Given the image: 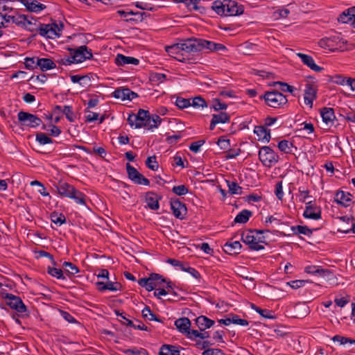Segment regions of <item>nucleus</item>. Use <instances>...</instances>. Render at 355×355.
<instances>
[{
    "label": "nucleus",
    "mask_w": 355,
    "mask_h": 355,
    "mask_svg": "<svg viewBox=\"0 0 355 355\" xmlns=\"http://www.w3.org/2000/svg\"><path fill=\"white\" fill-rule=\"evenodd\" d=\"M168 54L178 61L187 63H193V59L187 55L191 52H215L225 51L226 46L220 43L207 40L202 38L190 37L165 47Z\"/></svg>",
    "instance_id": "1"
},
{
    "label": "nucleus",
    "mask_w": 355,
    "mask_h": 355,
    "mask_svg": "<svg viewBox=\"0 0 355 355\" xmlns=\"http://www.w3.org/2000/svg\"><path fill=\"white\" fill-rule=\"evenodd\" d=\"M21 21L19 27L30 32L36 33L42 37L54 39L60 35L62 25L60 26L55 22L51 24H42L37 19L30 15L23 14Z\"/></svg>",
    "instance_id": "2"
},
{
    "label": "nucleus",
    "mask_w": 355,
    "mask_h": 355,
    "mask_svg": "<svg viewBox=\"0 0 355 355\" xmlns=\"http://www.w3.org/2000/svg\"><path fill=\"white\" fill-rule=\"evenodd\" d=\"M242 241L252 250L259 251L264 249L267 244L262 231L258 230H245L241 233Z\"/></svg>",
    "instance_id": "3"
},
{
    "label": "nucleus",
    "mask_w": 355,
    "mask_h": 355,
    "mask_svg": "<svg viewBox=\"0 0 355 355\" xmlns=\"http://www.w3.org/2000/svg\"><path fill=\"white\" fill-rule=\"evenodd\" d=\"M54 187L62 198H68L73 200L77 204L86 205V196L72 184L59 181Z\"/></svg>",
    "instance_id": "4"
},
{
    "label": "nucleus",
    "mask_w": 355,
    "mask_h": 355,
    "mask_svg": "<svg viewBox=\"0 0 355 355\" xmlns=\"http://www.w3.org/2000/svg\"><path fill=\"white\" fill-rule=\"evenodd\" d=\"M259 99H263L268 106L273 108H280L288 102L286 96L277 91L266 92L259 96Z\"/></svg>",
    "instance_id": "5"
},
{
    "label": "nucleus",
    "mask_w": 355,
    "mask_h": 355,
    "mask_svg": "<svg viewBox=\"0 0 355 355\" xmlns=\"http://www.w3.org/2000/svg\"><path fill=\"white\" fill-rule=\"evenodd\" d=\"M259 159L262 164L270 168L279 159V155L270 146H263L259 150Z\"/></svg>",
    "instance_id": "6"
},
{
    "label": "nucleus",
    "mask_w": 355,
    "mask_h": 355,
    "mask_svg": "<svg viewBox=\"0 0 355 355\" xmlns=\"http://www.w3.org/2000/svg\"><path fill=\"white\" fill-rule=\"evenodd\" d=\"M166 282V279L157 273H152L148 278H141L138 280V284L145 288L148 291L155 289L157 286H162Z\"/></svg>",
    "instance_id": "7"
},
{
    "label": "nucleus",
    "mask_w": 355,
    "mask_h": 355,
    "mask_svg": "<svg viewBox=\"0 0 355 355\" xmlns=\"http://www.w3.org/2000/svg\"><path fill=\"white\" fill-rule=\"evenodd\" d=\"M70 58L73 60V63L83 62L86 60L92 58V50L86 46L83 45L76 49H69Z\"/></svg>",
    "instance_id": "8"
},
{
    "label": "nucleus",
    "mask_w": 355,
    "mask_h": 355,
    "mask_svg": "<svg viewBox=\"0 0 355 355\" xmlns=\"http://www.w3.org/2000/svg\"><path fill=\"white\" fill-rule=\"evenodd\" d=\"M17 118L21 125L33 128L40 126L42 123L41 119L36 115L24 111L18 112Z\"/></svg>",
    "instance_id": "9"
},
{
    "label": "nucleus",
    "mask_w": 355,
    "mask_h": 355,
    "mask_svg": "<svg viewBox=\"0 0 355 355\" xmlns=\"http://www.w3.org/2000/svg\"><path fill=\"white\" fill-rule=\"evenodd\" d=\"M149 112L139 109L137 114H130L128 117V122L131 127L140 128L145 126V122L148 116Z\"/></svg>",
    "instance_id": "10"
},
{
    "label": "nucleus",
    "mask_w": 355,
    "mask_h": 355,
    "mask_svg": "<svg viewBox=\"0 0 355 355\" xmlns=\"http://www.w3.org/2000/svg\"><path fill=\"white\" fill-rule=\"evenodd\" d=\"M126 171L128 175V178L135 184H143L146 186L150 184L149 180L145 178L141 173H140L135 167H133L129 163L126 164Z\"/></svg>",
    "instance_id": "11"
},
{
    "label": "nucleus",
    "mask_w": 355,
    "mask_h": 355,
    "mask_svg": "<svg viewBox=\"0 0 355 355\" xmlns=\"http://www.w3.org/2000/svg\"><path fill=\"white\" fill-rule=\"evenodd\" d=\"M5 299L6 300L7 305H8L12 309H15L20 313H23L26 311V306L19 297L11 293H7L5 296Z\"/></svg>",
    "instance_id": "12"
},
{
    "label": "nucleus",
    "mask_w": 355,
    "mask_h": 355,
    "mask_svg": "<svg viewBox=\"0 0 355 355\" xmlns=\"http://www.w3.org/2000/svg\"><path fill=\"white\" fill-rule=\"evenodd\" d=\"M305 218L319 220L322 218V211L320 207L317 206L315 201L306 202L305 210L303 213Z\"/></svg>",
    "instance_id": "13"
},
{
    "label": "nucleus",
    "mask_w": 355,
    "mask_h": 355,
    "mask_svg": "<svg viewBox=\"0 0 355 355\" xmlns=\"http://www.w3.org/2000/svg\"><path fill=\"white\" fill-rule=\"evenodd\" d=\"M22 15L23 14L19 13L17 10L1 15L4 28L9 27L12 24H15L19 27L21 21Z\"/></svg>",
    "instance_id": "14"
},
{
    "label": "nucleus",
    "mask_w": 355,
    "mask_h": 355,
    "mask_svg": "<svg viewBox=\"0 0 355 355\" xmlns=\"http://www.w3.org/2000/svg\"><path fill=\"white\" fill-rule=\"evenodd\" d=\"M318 88L317 86L311 83H308L305 85L304 93V101L305 105L311 109L313 107V101L317 98Z\"/></svg>",
    "instance_id": "15"
},
{
    "label": "nucleus",
    "mask_w": 355,
    "mask_h": 355,
    "mask_svg": "<svg viewBox=\"0 0 355 355\" xmlns=\"http://www.w3.org/2000/svg\"><path fill=\"white\" fill-rule=\"evenodd\" d=\"M171 208L174 216L177 218L182 220L184 218L187 209L185 205L178 199L171 200Z\"/></svg>",
    "instance_id": "16"
},
{
    "label": "nucleus",
    "mask_w": 355,
    "mask_h": 355,
    "mask_svg": "<svg viewBox=\"0 0 355 355\" xmlns=\"http://www.w3.org/2000/svg\"><path fill=\"white\" fill-rule=\"evenodd\" d=\"M96 288L98 291L104 292L105 291H119L122 290V285L118 282H111L109 279L106 282H97L96 283Z\"/></svg>",
    "instance_id": "17"
},
{
    "label": "nucleus",
    "mask_w": 355,
    "mask_h": 355,
    "mask_svg": "<svg viewBox=\"0 0 355 355\" xmlns=\"http://www.w3.org/2000/svg\"><path fill=\"white\" fill-rule=\"evenodd\" d=\"M244 9L242 5L232 0H226V8L225 16H237L243 13Z\"/></svg>",
    "instance_id": "18"
},
{
    "label": "nucleus",
    "mask_w": 355,
    "mask_h": 355,
    "mask_svg": "<svg viewBox=\"0 0 355 355\" xmlns=\"http://www.w3.org/2000/svg\"><path fill=\"white\" fill-rule=\"evenodd\" d=\"M296 55L300 58L302 63L315 72H321L324 69L315 63L312 56L302 53H297Z\"/></svg>",
    "instance_id": "19"
},
{
    "label": "nucleus",
    "mask_w": 355,
    "mask_h": 355,
    "mask_svg": "<svg viewBox=\"0 0 355 355\" xmlns=\"http://www.w3.org/2000/svg\"><path fill=\"white\" fill-rule=\"evenodd\" d=\"M320 115L322 119V121L325 123L327 127H331L336 119L334 110L331 107H323L320 110Z\"/></svg>",
    "instance_id": "20"
},
{
    "label": "nucleus",
    "mask_w": 355,
    "mask_h": 355,
    "mask_svg": "<svg viewBox=\"0 0 355 355\" xmlns=\"http://www.w3.org/2000/svg\"><path fill=\"white\" fill-rule=\"evenodd\" d=\"M339 42H340V37L338 36H334L332 37H327L320 40L319 42V45L322 48L332 50L334 49L342 47V46L339 44Z\"/></svg>",
    "instance_id": "21"
},
{
    "label": "nucleus",
    "mask_w": 355,
    "mask_h": 355,
    "mask_svg": "<svg viewBox=\"0 0 355 355\" xmlns=\"http://www.w3.org/2000/svg\"><path fill=\"white\" fill-rule=\"evenodd\" d=\"M334 201L345 207H349L352 201V195L348 192L338 191L335 195Z\"/></svg>",
    "instance_id": "22"
},
{
    "label": "nucleus",
    "mask_w": 355,
    "mask_h": 355,
    "mask_svg": "<svg viewBox=\"0 0 355 355\" xmlns=\"http://www.w3.org/2000/svg\"><path fill=\"white\" fill-rule=\"evenodd\" d=\"M254 133L257 135L258 141L268 143L270 140V130L264 126H255Z\"/></svg>",
    "instance_id": "23"
},
{
    "label": "nucleus",
    "mask_w": 355,
    "mask_h": 355,
    "mask_svg": "<svg viewBox=\"0 0 355 355\" xmlns=\"http://www.w3.org/2000/svg\"><path fill=\"white\" fill-rule=\"evenodd\" d=\"M115 64L119 67L127 64L138 65L139 64V60L134 57L118 54L115 58Z\"/></svg>",
    "instance_id": "24"
},
{
    "label": "nucleus",
    "mask_w": 355,
    "mask_h": 355,
    "mask_svg": "<svg viewBox=\"0 0 355 355\" xmlns=\"http://www.w3.org/2000/svg\"><path fill=\"white\" fill-rule=\"evenodd\" d=\"M162 198L154 192H148L146 196L147 206L152 210H157L159 208V200Z\"/></svg>",
    "instance_id": "25"
},
{
    "label": "nucleus",
    "mask_w": 355,
    "mask_h": 355,
    "mask_svg": "<svg viewBox=\"0 0 355 355\" xmlns=\"http://www.w3.org/2000/svg\"><path fill=\"white\" fill-rule=\"evenodd\" d=\"M291 233L287 234H284V236H292V235H300L303 234L308 236H311L313 234V230L310 229L306 225H295L291 227Z\"/></svg>",
    "instance_id": "26"
},
{
    "label": "nucleus",
    "mask_w": 355,
    "mask_h": 355,
    "mask_svg": "<svg viewBox=\"0 0 355 355\" xmlns=\"http://www.w3.org/2000/svg\"><path fill=\"white\" fill-rule=\"evenodd\" d=\"M162 119L157 114H150L149 113L148 116L145 122V126L147 130H153L157 128L161 124Z\"/></svg>",
    "instance_id": "27"
},
{
    "label": "nucleus",
    "mask_w": 355,
    "mask_h": 355,
    "mask_svg": "<svg viewBox=\"0 0 355 355\" xmlns=\"http://www.w3.org/2000/svg\"><path fill=\"white\" fill-rule=\"evenodd\" d=\"M215 322L205 315H200L196 319V324L200 331L210 328L214 324Z\"/></svg>",
    "instance_id": "28"
},
{
    "label": "nucleus",
    "mask_w": 355,
    "mask_h": 355,
    "mask_svg": "<svg viewBox=\"0 0 355 355\" xmlns=\"http://www.w3.org/2000/svg\"><path fill=\"white\" fill-rule=\"evenodd\" d=\"M242 248V245L238 241L233 242H227L224 246V251L229 254H239Z\"/></svg>",
    "instance_id": "29"
},
{
    "label": "nucleus",
    "mask_w": 355,
    "mask_h": 355,
    "mask_svg": "<svg viewBox=\"0 0 355 355\" xmlns=\"http://www.w3.org/2000/svg\"><path fill=\"white\" fill-rule=\"evenodd\" d=\"M304 272L308 274H311V275H316V276H320V277L326 276L327 274H329L330 272L329 270H324L322 268H321L320 266H312V265L306 266L304 268Z\"/></svg>",
    "instance_id": "30"
},
{
    "label": "nucleus",
    "mask_w": 355,
    "mask_h": 355,
    "mask_svg": "<svg viewBox=\"0 0 355 355\" xmlns=\"http://www.w3.org/2000/svg\"><path fill=\"white\" fill-rule=\"evenodd\" d=\"M116 13L125 19L126 21H130L137 20L139 19H142L144 12H125L122 10H117Z\"/></svg>",
    "instance_id": "31"
},
{
    "label": "nucleus",
    "mask_w": 355,
    "mask_h": 355,
    "mask_svg": "<svg viewBox=\"0 0 355 355\" xmlns=\"http://www.w3.org/2000/svg\"><path fill=\"white\" fill-rule=\"evenodd\" d=\"M175 325L179 331L186 334L191 327V321L187 318H180L175 321Z\"/></svg>",
    "instance_id": "32"
},
{
    "label": "nucleus",
    "mask_w": 355,
    "mask_h": 355,
    "mask_svg": "<svg viewBox=\"0 0 355 355\" xmlns=\"http://www.w3.org/2000/svg\"><path fill=\"white\" fill-rule=\"evenodd\" d=\"M37 64L42 71L56 67L55 63L50 58H37Z\"/></svg>",
    "instance_id": "33"
},
{
    "label": "nucleus",
    "mask_w": 355,
    "mask_h": 355,
    "mask_svg": "<svg viewBox=\"0 0 355 355\" xmlns=\"http://www.w3.org/2000/svg\"><path fill=\"white\" fill-rule=\"evenodd\" d=\"M159 355H180L178 347L171 345H163L159 352Z\"/></svg>",
    "instance_id": "34"
},
{
    "label": "nucleus",
    "mask_w": 355,
    "mask_h": 355,
    "mask_svg": "<svg viewBox=\"0 0 355 355\" xmlns=\"http://www.w3.org/2000/svg\"><path fill=\"white\" fill-rule=\"evenodd\" d=\"M24 5L28 10L33 12H39L46 8V6L44 4H42L35 0L30 2L26 1V3H24Z\"/></svg>",
    "instance_id": "35"
},
{
    "label": "nucleus",
    "mask_w": 355,
    "mask_h": 355,
    "mask_svg": "<svg viewBox=\"0 0 355 355\" xmlns=\"http://www.w3.org/2000/svg\"><path fill=\"white\" fill-rule=\"evenodd\" d=\"M251 216L252 211L243 209L236 215L234 221L236 223H245L249 220Z\"/></svg>",
    "instance_id": "36"
},
{
    "label": "nucleus",
    "mask_w": 355,
    "mask_h": 355,
    "mask_svg": "<svg viewBox=\"0 0 355 355\" xmlns=\"http://www.w3.org/2000/svg\"><path fill=\"white\" fill-rule=\"evenodd\" d=\"M50 218L52 223L55 224L57 226H61L62 224L66 223L65 216L57 211H53L50 215Z\"/></svg>",
    "instance_id": "37"
},
{
    "label": "nucleus",
    "mask_w": 355,
    "mask_h": 355,
    "mask_svg": "<svg viewBox=\"0 0 355 355\" xmlns=\"http://www.w3.org/2000/svg\"><path fill=\"white\" fill-rule=\"evenodd\" d=\"M353 8H348L343 11L338 17V21L343 23V24H347L349 23L352 24V17L354 15L351 14V12L353 11Z\"/></svg>",
    "instance_id": "38"
},
{
    "label": "nucleus",
    "mask_w": 355,
    "mask_h": 355,
    "mask_svg": "<svg viewBox=\"0 0 355 355\" xmlns=\"http://www.w3.org/2000/svg\"><path fill=\"white\" fill-rule=\"evenodd\" d=\"M211 8L218 15H225L226 0L223 1H215Z\"/></svg>",
    "instance_id": "39"
},
{
    "label": "nucleus",
    "mask_w": 355,
    "mask_h": 355,
    "mask_svg": "<svg viewBox=\"0 0 355 355\" xmlns=\"http://www.w3.org/2000/svg\"><path fill=\"white\" fill-rule=\"evenodd\" d=\"M277 147L279 149V150H281L282 152L286 153V154H290L292 152V148H293V144L292 142H291L288 140L284 139V140L280 141L278 143Z\"/></svg>",
    "instance_id": "40"
},
{
    "label": "nucleus",
    "mask_w": 355,
    "mask_h": 355,
    "mask_svg": "<svg viewBox=\"0 0 355 355\" xmlns=\"http://www.w3.org/2000/svg\"><path fill=\"white\" fill-rule=\"evenodd\" d=\"M62 266L65 268L64 272L69 275V276H73L79 272V268L71 262L64 261L62 263Z\"/></svg>",
    "instance_id": "41"
},
{
    "label": "nucleus",
    "mask_w": 355,
    "mask_h": 355,
    "mask_svg": "<svg viewBox=\"0 0 355 355\" xmlns=\"http://www.w3.org/2000/svg\"><path fill=\"white\" fill-rule=\"evenodd\" d=\"M166 80V75L162 73H152L150 76V80L154 85H159Z\"/></svg>",
    "instance_id": "42"
},
{
    "label": "nucleus",
    "mask_w": 355,
    "mask_h": 355,
    "mask_svg": "<svg viewBox=\"0 0 355 355\" xmlns=\"http://www.w3.org/2000/svg\"><path fill=\"white\" fill-rule=\"evenodd\" d=\"M129 89L128 88H120L116 89L113 92V96L116 98L121 99V100H128L130 98L128 96Z\"/></svg>",
    "instance_id": "43"
},
{
    "label": "nucleus",
    "mask_w": 355,
    "mask_h": 355,
    "mask_svg": "<svg viewBox=\"0 0 355 355\" xmlns=\"http://www.w3.org/2000/svg\"><path fill=\"white\" fill-rule=\"evenodd\" d=\"M47 272L51 276L55 277L58 279H66L65 277L64 276L62 270H61L60 268L49 266L47 268Z\"/></svg>",
    "instance_id": "44"
},
{
    "label": "nucleus",
    "mask_w": 355,
    "mask_h": 355,
    "mask_svg": "<svg viewBox=\"0 0 355 355\" xmlns=\"http://www.w3.org/2000/svg\"><path fill=\"white\" fill-rule=\"evenodd\" d=\"M212 119L216 121L217 124L228 123L230 121V116L226 112H220L217 114H213Z\"/></svg>",
    "instance_id": "45"
},
{
    "label": "nucleus",
    "mask_w": 355,
    "mask_h": 355,
    "mask_svg": "<svg viewBox=\"0 0 355 355\" xmlns=\"http://www.w3.org/2000/svg\"><path fill=\"white\" fill-rule=\"evenodd\" d=\"M229 191L231 194L241 195L242 193V187H240L236 182H231L227 180Z\"/></svg>",
    "instance_id": "46"
},
{
    "label": "nucleus",
    "mask_w": 355,
    "mask_h": 355,
    "mask_svg": "<svg viewBox=\"0 0 355 355\" xmlns=\"http://www.w3.org/2000/svg\"><path fill=\"white\" fill-rule=\"evenodd\" d=\"M42 129L48 131L50 135L53 137H58L61 133V130L60 129V128L53 124L49 125H43Z\"/></svg>",
    "instance_id": "47"
},
{
    "label": "nucleus",
    "mask_w": 355,
    "mask_h": 355,
    "mask_svg": "<svg viewBox=\"0 0 355 355\" xmlns=\"http://www.w3.org/2000/svg\"><path fill=\"white\" fill-rule=\"evenodd\" d=\"M191 99V106L196 108L207 107V103L204 98L200 96H196Z\"/></svg>",
    "instance_id": "48"
},
{
    "label": "nucleus",
    "mask_w": 355,
    "mask_h": 355,
    "mask_svg": "<svg viewBox=\"0 0 355 355\" xmlns=\"http://www.w3.org/2000/svg\"><path fill=\"white\" fill-rule=\"evenodd\" d=\"M36 141L41 145L52 144L53 140L48 137L45 133L40 132L36 135Z\"/></svg>",
    "instance_id": "49"
},
{
    "label": "nucleus",
    "mask_w": 355,
    "mask_h": 355,
    "mask_svg": "<svg viewBox=\"0 0 355 355\" xmlns=\"http://www.w3.org/2000/svg\"><path fill=\"white\" fill-rule=\"evenodd\" d=\"M332 340L334 342H338L340 345H345L347 343L349 344H355V340L352 339L350 338L345 337L340 335H336L332 338Z\"/></svg>",
    "instance_id": "50"
},
{
    "label": "nucleus",
    "mask_w": 355,
    "mask_h": 355,
    "mask_svg": "<svg viewBox=\"0 0 355 355\" xmlns=\"http://www.w3.org/2000/svg\"><path fill=\"white\" fill-rule=\"evenodd\" d=\"M142 316L145 319H148V320L153 321H159V320L157 318L155 314H154L149 306H146L144 309L141 311Z\"/></svg>",
    "instance_id": "51"
},
{
    "label": "nucleus",
    "mask_w": 355,
    "mask_h": 355,
    "mask_svg": "<svg viewBox=\"0 0 355 355\" xmlns=\"http://www.w3.org/2000/svg\"><path fill=\"white\" fill-rule=\"evenodd\" d=\"M62 113L70 122H73L75 121L76 117L71 106L64 105L63 107Z\"/></svg>",
    "instance_id": "52"
},
{
    "label": "nucleus",
    "mask_w": 355,
    "mask_h": 355,
    "mask_svg": "<svg viewBox=\"0 0 355 355\" xmlns=\"http://www.w3.org/2000/svg\"><path fill=\"white\" fill-rule=\"evenodd\" d=\"M175 105L180 109H184L189 107L191 106V99L190 98H184L182 97H177L175 100Z\"/></svg>",
    "instance_id": "53"
},
{
    "label": "nucleus",
    "mask_w": 355,
    "mask_h": 355,
    "mask_svg": "<svg viewBox=\"0 0 355 355\" xmlns=\"http://www.w3.org/2000/svg\"><path fill=\"white\" fill-rule=\"evenodd\" d=\"M231 316V322L234 324H238L240 326H248L249 324V322L247 320L241 319L239 315L233 313H230Z\"/></svg>",
    "instance_id": "54"
},
{
    "label": "nucleus",
    "mask_w": 355,
    "mask_h": 355,
    "mask_svg": "<svg viewBox=\"0 0 355 355\" xmlns=\"http://www.w3.org/2000/svg\"><path fill=\"white\" fill-rule=\"evenodd\" d=\"M146 165L147 166V167L153 171H156L157 170L158 167H159V164L156 160V157L154 155V156H150V157H148L146 161Z\"/></svg>",
    "instance_id": "55"
},
{
    "label": "nucleus",
    "mask_w": 355,
    "mask_h": 355,
    "mask_svg": "<svg viewBox=\"0 0 355 355\" xmlns=\"http://www.w3.org/2000/svg\"><path fill=\"white\" fill-rule=\"evenodd\" d=\"M15 9L10 6L9 1L3 0L0 1V15H3L6 12H8L14 10Z\"/></svg>",
    "instance_id": "56"
},
{
    "label": "nucleus",
    "mask_w": 355,
    "mask_h": 355,
    "mask_svg": "<svg viewBox=\"0 0 355 355\" xmlns=\"http://www.w3.org/2000/svg\"><path fill=\"white\" fill-rule=\"evenodd\" d=\"M279 85L280 86L279 89L282 92H290L293 94V92L295 90V88L288 84L283 82H274L273 85Z\"/></svg>",
    "instance_id": "57"
},
{
    "label": "nucleus",
    "mask_w": 355,
    "mask_h": 355,
    "mask_svg": "<svg viewBox=\"0 0 355 355\" xmlns=\"http://www.w3.org/2000/svg\"><path fill=\"white\" fill-rule=\"evenodd\" d=\"M298 191L300 202H306V200L309 197L310 191L303 187H300L298 188Z\"/></svg>",
    "instance_id": "58"
},
{
    "label": "nucleus",
    "mask_w": 355,
    "mask_h": 355,
    "mask_svg": "<svg viewBox=\"0 0 355 355\" xmlns=\"http://www.w3.org/2000/svg\"><path fill=\"white\" fill-rule=\"evenodd\" d=\"M172 191L178 196H183L189 192L188 188L184 184L174 186Z\"/></svg>",
    "instance_id": "59"
},
{
    "label": "nucleus",
    "mask_w": 355,
    "mask_h": 355,
    "mask_svg": "<svg viewBox=\"0 0 355 355\" xmlns=\"http://www.w3.org/2000/svg\"><path fill=\"white\" fill-rule=\"evenodd\" d=\"M37 58H26L24 62L26 69L33 70L38 67L37 64Z\"/></svg>",
    "instance_id": "60"
},
{
    "label": "nucleus",
    "mask_w": 355,
    "mask_h": 355,
    "mask_svg": "<svg viewBox=\"0 0 355 355\" xmlns=\"http://www.w3.org/2000/svg\"><path fill=\"white\" fill-rule=\"evenodd\" d=\"M205 143V140L201 139L197 141L192 142L189 146V150L194 153H197L200 151V147Z\"/></svg>",
    "instance_id": "61"
},
{
    "label": "nucleus",
    "mask_w": 355,
    "mask_h": 355,
    "mask_svg": "<svg viewBox=\"0 0 355 355\" xmlns=\"http://www.w3.org/2000/svg\"><path fill=\"white\" fill-rule=\"evenodd\" d=\"M73 83H79L82 86H85L87 83H82L81 80H89L88 76L71 75L70 76Z\"/></svg>",
    "instance_id": "62"
},
{
    "label": "nucleus",
    "mask_w": 355,
    "mask_h": 355,
    "mask_svg": "<svg viewBox=\"0 0 355 355\" xmlns=\"http://www.w3.org/2000/svg\"><path fill=\"white\" fill-rule=\"evenodd\" d=\"M350 301L349 296L346 295L342 297H336L334 300V302L339 307H344L346 304H347Z\"/></svg>",
    "instance_id": "63"
},
{
    "label": "nucleus",
    "mask_w": 355,
    "mask_h": 355,
    "mask_svg": "<svg viewBox=\"0 0 355 355\" xmlns=\"http://www.w3.org/2000/svg\"><path fill=\"white\" fill-rule=\"evenodd\" d=\"M202 355H225V354L220 349L209 348L204 350Z\"/></svg>",
    "instance_id": "64"
}]
</instances>
